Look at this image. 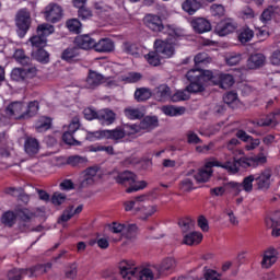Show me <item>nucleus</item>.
Segmentation results:
<instances>
[{"mask_svg": "<svg viewBox=\"0 0 280 280\" xmlns=\"http://www.w3.org/2000/svg\"><path fill=\"white\" fill-rule=\"evenodd\" d=\"M104 75L100 74L96 71L90 70L89 75L86 78V89H97L100 84H104Z\"/></svg>", "mask_w": 280, "mask_h": 280, "instance_id": "nucleus-20", "label": "nucleus"}, {"mask_svg": "<svg viewBox=\"0 0 280 280\" xmlns=\"http://www.w3.org/2000/svg\"><path fill=\"white\" fill-rule=\"evenodd\" d=\"M68 132H72L75 135V132H78V130H80V117L74 116L69 126L66 127Z\"/></svg>", "mask_w": 280, "mask_h": 280, "instance_id": "nucleus-55", "label": "nucleus"}, {"mask_svg": "<svg viewBox=\"0 0 280 280\" xmlns=\"http://www.w3.org/2000/svg\"><path fill=\"white\" fill-rule=\"evenodd\" d=\"M258 189H269L270 178H272V172L270 170H265L260 173V176L255 177Z\"/></svg>", "mask_w": 280, "mask_h": 280, "instance_id": "nucleus-23", "label": "nucleus"}, {"mask_svg": "<svg viewBox=\"0 0 280 280\" xmlns=\"http://www.w3.org/2000/svg\"><path fill=\"white\" fill-rule=\"evenodd\" d=\"M38 102H30L27 107L23 102H13L5 108L7 115L13 119H32L38 113Z\"/></svg>", "mask_w": 280, "mask_h": 280, "instance_id": "nucleus-2", "label": "nucleus"}, {"mask_svg": "<svg viewBox=\"0 0 280 280\" xmlns=\"http://www.w3.org/2000/svg\"><path fill=\"white\" fill-rule=\"evenodd\" d=\"M206 82L208 81H190V84L186 86L187 93H202Z\"/></svg>", "mask_w": 280, "mask_h": 280, "instance_id": "nucleus-37", "label": "nucleus"}, {"mask_svg": "<svg viewBox=\"0 0 280 280\" xmlns=\"http://www.w3.org/2000/svg\"><path fill=\"white\" fill-rule=\"evenodd\" d=\"M215 32L219 36H229V34H233V32H235V24L230 21L221 22L217 25Z\"/></svg>", "mask_w": 280, "mask_h": 280, "instance_id": "nucleus-26", "label": "nucleus"}, {"mask_svg": "<svg viewBox=\"0 0 280 280\" xmlns=\"http://www.w3.org/2000/svg\"><path fill=\"white\" fill-rule=\"evenodd\" d=\"M141 130H143L141 127V122L139 125H125V133H127L129 137L132 135H139Z\"/></svg>", "mask_w": 280, "mask_h": 280, "instance_id": "nucleus-54", "label": "nucleus"}, {"mask_svg": "<svg viewBox=\"0 0 280 280\" xmlns=\"http://www.w3.org/2000/svg\"><path fill=\"white\" fill-rule=\"evenodd\" d=\"M145 59H147V62L151 65V67H159V65H161V54L156 50L150 51L145 56Z\"/></svg>", "mask_w": 280, "mask_h": 280, "instance_id": "nucleus-44", "label": "nucleus"}, {"mask_svg": "<svg viewBox=\"0 0 280 280\" xmlns=\"http://www.w3.org/2000/svg\"><path fill=\"white\" fill-rule=\"evenodd\" d=\"M143 75L139 72H129L121 77L122 82H127L128 84H135V82H139Z\"/></svg>", "mask_w": 280, "mask_h": 280, "instance_id": "nucleus-46", "label": "nucleus"}, {"mask_svg": "<svg viewBox=\"0 0 280 280\" xmlns=\"http://www.w3.org/2000/svg\"><path fill=\"white\" fill-rule=\"evenodd\" d=\"M224 104H228V106H231V104H237V93L235 92H228L223 96Z\"/></svg>", "mask_w": 280, "mask_h": 280, "instance_id": "nucleus-60", "label": "nucleus"}, {"mask_svg": "<svg viewBox=\"0 0 280 280\" xmlns=\"http://www.w3.org/2000/svg\"><path fill=\"white\" fill-rule=\"evenodd\" d=\"M51 262H47L45 265H36L31 267L27 270L28 277H40V275H45L48 270H51Z\"/></svg>", "mask_w": 280, "mask_h": 280, "instance_id": "nucleus-28", "label": "nucleus"}, {"mask_svg": "<svg viewBox=\"0 0 280 280\" xmlns=\"http://www.w3.org/2000/svg\"><path fill=\"white\" fill-rule=\"evenodd\" d=\"M89 136L95 139H113L114 141H119V139L126 137V129L118 127L114 130L90 131Z\"/></svg>", "mask_w": 280, "mask_h": 280, "instance_id": "nucleus-8", "label": "nucleus"}, {"mask_svg": "<svg viewBox=\"0 0 280 280\" xmlns=\"http://www.w3.org/2000/svg\"><path fill=\"white\" fill-rule=\"evenodd\" d=\"M37 132H45V130H49L51 128V118L42 116L35 126Z\"/></svg>", "mask_w": 280, "mask_h": 280, "instance_id": "nucleus-35", "label": "nucleus"}, {"mask_svg": "<svg viewBox=\"0 0 280 280\" xmlns=\"http://www.w3.org/2000/svg\"><path fill=\"white\" fill-rule=\"evenodd\" d=\"M254 36H255V33L253 32V30L243 28L238 34V40L244 45L246 43H249V40H253Z\"/></svg>", "mask_w": 280, "mask_h": 280, "instance_id": "nucleus-42", "label": "nucleus"}, {"mask_svg": "<svg viewBox=\"0 0 280 280\" xmlns=\"http://www.w3.org/2000/svg\"><path fill=\"white\" fill-rule=\"evenodd\" d=\"M37 72L38 70L34 66L28 68H14L11 72V79L14 80V82H25V80L36 78Z\"/></svg>", "mask_w": 280, "mask_h": 280, "instance_id": "nucleus-9", "label": "nucleus"}, {"mask_svg": "<svg viewBox=\"0 0 280 280\" xmlns=\"http://www.w3.org/2000/svg\"><path fill=\"white\" fill-rule=\"evenodd\" d=\"M215 167H222V170H226V172H229V174H237V172H240L237 155H234L232 161L228 160L223 164L221 162H219V165H215Z\"/></svg>", "mask_w": 280, "mask_h": 280, "instance_id": "nucleus-27", "label": "nucleus"}, {"mask_svg": "<svg viewBox=\"0 0 280 280\" xmlns=\"http://www.w3.org/2000/svg\"><path fill=\"white\" fill-rule=\"evenodd\" d=\"M182 8L184 12H187V14L194 15L197 10L202 8V4L198 0H185Z\"/></svg>", "mask_w": 280, "mask_h": 280, "instance_id": "nucleus-30", "label": "nucleus"}, {"mask_svg": "<svg viewBox=\"0 0 280 280\" xmlns=\"http://www.w3.org/2000/svg\"><path fill=\"white\" fill-rule=\"evenodd\" d=\"M266 225L269 229H275L277 226H280V211H276L270 215V218H267Z\"/></svg>", "mask_w": 280, "mask_h": 280, "instance_id": "nucleus-45", "label": "nucleus"}, {"mask_svg": "<svg viewBox=\"0 0 280 280\" xmlns=\"http://www.w3.org/2000/svg\"><path fill=\"white\" fill-rule=\"evenodd\" d=\"M264 65H266V56L260 52L252 55L247 60L248 69H260Z\"/></svg>", "mask_w": 280, "mask_h": 280, "instance_id": "nucleus-24", "label": "nucleus"}, {"mask_svg": "<svg viewBox=\"0 0 280 280\" xmlns=\"http://www.w3.org/2000/svg\"><path fill=\"white\" fill-rule=\"evenodd\" d=\"M75 56H78V48H68L63 50L61 58L62 60H67L69 62V60H73Z\"/></svg>", "mask_w": 280, "mask_h": 280, "instance_id": "nucleus-58", "label": "nucleus"}, {"mask_svg": "<svg viewBox=\"0 0 280 280\" xmlns=\"http://www.w3.org/2000/svg\"><path fill=\"white\" fill-rule=\"evenodd\" d=\"M145 196L136 197L135 200L126 201L124 203L125 211H131V213L140 214L141 220H148L151 215L156 213V206H145L143 205Z\"/></svg>", "mask_w": 280, "mask_h": 280, "instance_id": "nucleus-3", "label": "nucleus"}, {"mask_svg": "<svg viewBox=\"0 0 280 280\" xmlns=\"http://www.w3.org/2000/svg\"><path fill=\"white\" fill-rule=\"evenodd\" d=\"M66 279H75L78 277V265L71 264L65 271Z\"/></svg>", "mask_w": 280, "mask_h": 280, "instance_id": "nucleus-57", "label": "nucleus"}, {"mask_svg": "<svg viewBox=\"0 0 280 280\" xmlns=\"http://www.w3.org/2000/svg\"><path fill=\"white\" fill-rule=\"evenodd\" d=\"M118 268L125 280H154L161 277V271L156 267H137L132 260L120 261Z\"/></svg>", "mask_w": 280, "mask_h": 280, "instance_id": "nucleus-1", "label": "nucleus"}, {"mask_svg": "<svg viewBox=\"0 0 280 280\" xmlns=\"http://www.w3.org/2000/svg\"><path fill=\"white\" fill-rule=\"evenodd\" d=\"M86 161V158H82L80 155H72L67 159V164L72 165V167H77V165H84Z\"/></svg>", "mask_w": 280, "mask_h": 280, "instance_id": "nucleus-51", "label": "nucleus"}, {"mask_svg": "<svg viewBox=\"0 0 280 280\" xmlns=\"http://www.w3.org/2000/svg\"><path fill=\"white\" fill-rule=\"evenodd\" d=\"M203 279L206 280H220V273L213 269H205Z\"/></svg>", "mask_w": 280, "mask_h": 280, "instance_id": "nucleus-62", "label": "nucleus"}, {"mask_svg": "<svg viewBox=\"0 0 280 280\" xmlns=\"http://www.w3.org/2000/svg\"><path fill=\"white\" fill-rule=\"evenodd\" d=\"M94 49L100 54H110L115 50V43L110 38H103L95 42Z\"/></svg>", "mask_w": 280, "mask_h": 280, "instance_id": "nucleus-19", "label": "nucleus"}, {"mask_svg": "<svg viewBox=\"0 0 280 280\" xmlns=\"http://www.w3.org/2000/svg\"><path fill=\"white\" fill-rule=\"evenodd\" d=\"M63 12L60 4L52 2L45 8L44 16L48 23H58V21L62 20Z\"/></svg>", "mask_w": 280, "mask_h": 280, "instance_id": "nucleus-10", "label": "nucleus"}, {"mask_svg": "<svg viewBox=\"0 0 280 280\" xmlns=\"http://www.w3.org/2000/svg\"><path fill=\"white\" fill-rule=\"evenodd\" d=\"M279 115V112H275L271 113L262 118H260L257 122L258 126H260V128H264L266 126H277V120L275 119V117Z\"/></svg>", "mask_w": 280, "mask_h": 280, "instance_id": "nucleus-33", "label": "nucleus"}, {"mask_svg": "<svg viewBox=\"0 0 280 280\" xmlns=\"http://www.w3.org/2000/svg\"><path fill=\"white\" fill-rule=\"evenodd\" d=\"M32 56L35 60H38V62H49V52L43 48L33 50Z\"/></svg>", "mask_w": 280, "mask_h": 280, "instance_id": "nucleus-41", "label": "nucleus"}, {"mask_svg": "<svg viewBox=\"0 0 280 280\" xmlns=\"http://www.w3.org/2000/svg\"><path fill=\"white\" fill-rule=\"evenodd\" d=\"M151 97H152V92L150 91V89L140 88V89H137L135 92V100H137V102H145Z\"/></svg>", "mask_w": 280, "mask_h": 280, "instance_id": "nucleus-34", "label": "nucleus"}, {"mask_svg": "<svg viewBox=\"0 0 280 280\" xmlns=\"http://www.w3.org/2000/svg\"><path fill=\"white\" fill-rule=\"evenodd\" d=\"M225 62L230 67H235L238 62H242V54L232 52L225 57Z\"/></svg>", "mask_w": 280, "mask_h": 280, "instance_id": "nucleus-49", "label": "nucleus"}, {"mask_svg": "<svg viewBox=\"0 0 280 280\" xmlns=\"http://www.w3.org/2000/svg\"><path fill=\"white\" fill-rule=\"evenodd\" d=\"M210 12L213 16H224V5L214 3L210 7Z\"/></svg>", "mask_w": 280, "mask_h": 280, "instance_id": "nucleus-61", "label": "nucleus"}, {"mask_svg": "<svg viewBox=\"0 0 280 280\" xmlns=\"http://www.w3.org/2000/svg\"><path fill=\"white\" fill-rule=\"evenodd\" d=\"M225 191L234 194V196H240L242 194V184L237 182H229L224 184Z\"/></svg>", "mask_w": 280, "mask_h": 280, "instance_id": "nucleus-43", "label": "nucleus"}, {"mask_svg": "<svg viewBox=\"0 0 280 280\" xmlns=\"http://www.w3.org/2000/svg\"><path fill=\"white\" fill-rule=\"evenodd\" d=\"M143 21L144 25H147L152 32H163V30H165L163 20H161V16L159 15L148 14Z\"/></svg>", "mask_w": 280, "mask_h": 280, "instance_id": "nucleus-14", "label": "nucleus"}, {"mask_svg": "<svg viewBox=\"0 0 280 280\" xmlns=\"http://www.w3.org/2000/svg\"><path fill=\"white\" fill-rule=\"evenodd\" d=\"M115 119H117V114L112 109L105 108L98 112V121H102L103 126L115 124Z\"/></svg>", "mask_w": 280, "mask_h": 280, "instance_id": "nucleus-21", "label": "nucleus"}, {"mask_svg": "<svg viewBox=\"0 0 280 280\" xmlns=\"http://www.w3.org/2000/svg\"><path fill=\"white\" fill-rule=\"evenodd\" d=\"M24 151L28 156H36L40 151V142H38V139L32 136H26L24 140Z\"/></svg>", "mask_w": 280, "mask_h": 280, "instance_id": "nucleus-15", "label": "nucleus"}, {"mask_svg": "<svg viewBox=\"0 0 280 280\" xmlns=\"http://www.w3.org/2000/svg\"><path fill=\"white\" fill-rule=\"evenodd\" d=\"M255 180H256L255 175H249L245 177L241 184L244 191H246L247 194H250V191H253V183H255Z\"/></svg>", "mask_w": 280, "mask_h": 280, "instance_id": "nucleus-48", "label": "nucleus"}, {"mask_svg": "<svg viewBox=\"0 0 280 280\" xmlns=\"http://www.w3.org/2000/svg\"><path fill=\"white\" fill-rule=\"evenodd\" d=\"M166 33L168 34L166 40L156 39L154 42V49L155 51H159L163 58H172V55L175 51L174 45L176 43V30L167 26Z\"/></svg>", "mask_w": 280, "mask_h": 280, "instance_id": "nucleus-5", "label": "nucleus"}, {"mask_svg": "<svg viewBox=\"0 0 280 280\" xmlns=\"http://www.w3.org/2000/svg\"><path fill=\"white\" fill-rule=\"evenodd\" d=\"M2 224H5L7 226H12L14 222H16V215L12 211L4 212L1 218Z\"/></svg>", "mask_w": 280, "mask_h": 280, "instance_id": "nucleus-50", "label": "nucleus"}, {"mask_svg": "<svg viewBox=\"0 0 280 280\" xmlns=\"http://www.w3.org/2000/svg\"><path fill=\"white\" fill-rule=\"evenodd\" d=\"M140 126L142 130H153L159 126V118L156 116H145L141 121Z\"/></svg>", "mask_w": 280, "mask_h": 280, "instance_id": "nucleus-31", "label": "nucleus"}, {"mask_svg": "<svg viewBox=\"0 0 280 280\" xmlns=\"http://www.w3.org/2000/svg\"><path fill=\"white\" fill-rule=\"evenodd\" d=\"M195 65H209L211 62V57L207 55L206 52H199L195 59Z\"/></svg>", "mask_w": 280, "mask_h": 280, "instance_id": "nucleus-56", "label": "nucleus"}, {"mask_svg": "<svg viewBox=\"0 0 280 280\" xmlns=\"http://www.w3.org/2000/svg\"><path fill=\"white\" fill-rule=\"evenodd\" d=\"M154 97L158 102H165V100H170V97H172V90L167 84L159 85L154 89Z\"/></svg>", "mask_w": 280, "mask_h": 280, "instance_id": "nucleus-25", "label": "nucleus"}, {"mask_svg": "<svg viewBox=\"0 0 280 280\" xmlns=\"http://www.w3.org/2000/svg\"><path fill=\"white\" fill-rule=\"evenodd\" d=\"M190 25L197 34H205L206 32H211V23L205 18L192 19Z\"/></svg>", "mask_w": 280, "mask_h": 280, "instance_id": "nucleus-17", "label": "nucleus"}, {"mask_svg": "<svg viewBox=\"0 0 280 280\" xmlns=\"http://www.w3.org/2000/svg\"><path fill=\"white\" fill-rule=\"evenodd\" d=\"M16 27L19 28L18 33L20 38H23L25 34H27V30H30V25H32V15L30 11L22 9L18 12L15 18Z\"/></svg>", "mask_w": 280, "mask_h": 280, "instance_id": "nucleus-7", "label": "nucleus"}, {"mask_svg": "<svg viewBox=\"0 0 280 280\" xmlns=\"http://www.w3.org/2000/svg\"><path fill=\"white\" fill-rule=\"evenodd\" d=\"M65 200H67V196H65L62 192H55L51 197L52 205L60 206L65 202Z\"/></svg>", "mask_w": 280, "mask_h": 280, "instance_id": "nucleus-64", "label": "nucleus"}, {"mask_svg": "<svg viewBox=\"0 0 280 280\" xmlns=\"http://www.w3.org/2000/svg\"><path fill=\"white\" fill-rule=\"evenodd\" d=\"M273 18H275V7H268L262 11L259 19L262 25H268V23L272 21Z\"/></svg>", "mask_w": 280, "mask_h": 280, "instance_id": "nucleus-39", "label": "nucleus"}, {"mask_svg": "<svg viewBox=\"0 0 280 280\" xmlns=\"http://www.w3.org/2000/svg\"><path fill=\"white\" fill-rule=\"evenodd\" d=\"M77 47L80 49H95V39L89 35H80L74 39Z\"/></svg>", "mask_w": 280, "mask_h": 280, "instance_id": "nucleus-22", "label": "nucleus"}, {"mask_svg": "<svg viewBox=\"0 0 280 280\" xmlns=\"http://www.w3.org/2000/svg\"><path fill=\"white\" fill-rule=\"evenodd\" d=\"M215 165H220V161L215 159H211L210 161L206 162L205 167L200 168L197 174H195V180L197 183H207L211 175L213 174V168Z\"/></svg>", "mask_w": 280, "mask_h": 280, "instance_id": "nucleus-11", "label": "nucleus"}, {"mask_svg": "<svg viewBox=\"0 0 280 280\" xmlns=\"http://www.w3.org/2000/svg\"><path fill=\"white\" fill-rule=\"evenodd\" d=\"M202 233L200 232H187L183 235L180 244H184L185 246H198V244L202 242Z\"/></svg>", "mask_w": 280, "mask_h": 280, "instance_id": "nucleus-18", "label": "nucleus"}, {"mask_svg": "<svg viewBox=\"0 0 280 280\" xmlns=\"http://www.w3.org/2000/svg\"><path fill=\"white\" fill-rule=\"evenodd\" d=\"M5 192L9 194L10 196H18L19 199L22 200V202H25V203L30 202V196L23 192L22 188L10 187V188H7Z\"/></svg>", "mask_w": 280, "mask_h": 280, "instance_id": "nucleus-36", "label": "nucleus"}, {"mask_svg": "<svg viewBox=\"0 0 280 280\" xmlns=\"http://www.w3.org/2000/svg\"><path fill=\"white\" fill-rule=\"evenodd\" d=\"M80 137H75V133L71 131H65L62 135V141L68 145H80Z\"/></svg>", "mask_w": 280, "mask_h": 280, "instance_id": "nucleus-40", "label": "nucleus"}, {"mask_svg": "<svg viewBox=\"0 0 280 280\" xmlns=\"http://www.w3.org/2000/svg\"><path fill=\"white\" fill-rule=\"evenodd\" d=\"M19 218L23 220V222H30L32 218H34V212L30 211L28 209H22L18 213Z\"/></svg>", "mask_w": 280, "mask_h": 280, "instance_id": "nucleus-63", "label": "nucleus"}, {"mask_svg": "<svg viewBox=\"0 0 280 280\" xmlns=\"http://www.w3.org/2000/svg\"><path fill=\"white\" fill-rule=\"evenodd\" d=\"M267 161L266 155L260 154L254 158H240L237 160L238 167H259V165H264Z\"/></svg>", "mask_w": 280, "mask_h": 280, "instance_id": "nucleus-13", "label": "nucleus"}, {"mask_svg": "<svg viewBox=\"0 0 280 280\" xmlns=\"http://www.w3.org/2000/svg\"><path fill=\"white\" fill-rule=\"evenodd\" d=\"M212 79H210V82H213V84H219L221 89H231L233 84H235V79L231 74H212Z\"/></svg>", "mask_w": 280, "mask_h": 280, "instance_id": "nucleus-16", "label": "nucleus"}, {"mask_svg": "<svg viewBox=\"0 0 280 280\" xmlns=\"http://www.w3.org/2000/svg\"><path fill=\"white\" fill-rule=\"evenodd\" d=\"M240 143L241 142L237 138H232L230 141H228L226 149L229 150V152H232L234 156H237V154L242 156V154H244V151L237 149V145H240Z\"/></svg>", "mask_w": 280, "mask_h": 280, "instance_id": "nucleus-38", "label": "nucleus"}, {"mask_svg": "<svg viewBox=\"0 0 280 280\" xmlns=\"http://www.w3.org/2000/svg\"><path fill=\"white\" fill-rule=\"evenodd\" d=\"M277 250L269 249L265 252L261 261L262 268H271L272 266H275V264H277Z\"/></svg>", "mask_w": 280, "mask_h": 280, "instance_id": "nucleus-29", "label": "nucleus"}, {"mask_svg": "<svg viewBox=\"0 0 280 280\" xmlns=\"http://www.w3.org/2000/svg\"><path fill=\"white\" fill-rule=\"evenodd\" d=\"M186 78L189 82L211 81L213 80V72L202 69H191L187 72Z\"/></svg>", "mask_w": 280, "mask_h": 280, "instance_id": "nucleus-12", "label": "nucleus"}, {"mask_svg": "<svg viewBox=\"0 0 280 280\" xmlns=\"http://www.w3.org/2000/svg\"><path fill=\"white\" fill-rule=\"evenodd\" d=\"M114 179L118 185H124V187H129L126 189L127 194H132L133 191H139L140 189H145L148 187V182L141 180L137 183V175L130 171H125L117 173Z\"/></svg>", "mask_w": 280, "mask_h": 280, "instance_id": "nucleus-4", "label": "nucleus"}, {"mask_svg": "<svg viewBox=\"0 0 280 280\" xmlns=\"http://www.w3.org/2000/svg\"><path fill=\"white\" fill-rule=\"evenodd\" d=\"M78 16L79 19H81V21H89V19L93 16V11H91L89 8L84 5L79 7Z\"/></svg>", "mask_w": 280, "mask_h": 280, "instance_id": "nucleus-52", "label": "nucleus"}, {"mask_svg": "<svg viewBox=\"0 0 280 280\" xmlns=\"http://www.w3.org/2000/svg\"><path fill=\"white\" fill-rule=\"evenodd\" d=\"M125 115L128 117V119H141L143 117V113L139 110V108H126Z\"/></svg>", "mask_w": 280, "mask_h": 280, "instance_id": "nucleus-47", "label": "nucleus"}, {"mask_svg": "<svg viewBox=\"0 0 280 280\" xmlns=\"http://www.w3.org/2000/svg\"><path fill=\"white\" fill-rule=\"evenodd\" d=\"M122 49L125 54H129L130 56H137V54H139V48L130 42H125L122 44Z\"/></svg>", "mask_w": 280, "mask_h": 280, "instance_id": "nucleus-53", "label": "nucleus"}, {"mask_svg": "<svg viewBox=\"0 0 280 280\" xmlns=\"http://www.w3.org/2000/svg\"><path fill=\"white\" fill-rule=\"evenodd\" d=\"M177 224L183 235L189 233V231L194 229V221L189 217L179 219Z\"/></svg>", "mask_w": 280, "mask_h": 280, "instance_id": "nucleus-32", "label": "nucleus"}, {"mask_svg": "<svg viewBox=\"0 0 280 280\" xmlns=\"http://www.w3.org/2000/svg\"><path fill=\"white\" fill-rule=\"evenodd\" d=\"M67 27L70 32H80V27H82V23L78 19H72L67 22Z\"/></svg>", "mask_w": 280, "mask_h": 280, "instance_id": "nucleus-59", "label": "nucleus"}, {"mask_svg": "<svg viewBox=\"0 0 280 280\" xmlns=\"http://www.w3.org/2000/svg\"><path fill=\"white\" fill-rule=\"evenodd\" d=\"M54 34V26L49 24H42L37 27V34L30 38L32 47L35 49H43L47 47V36Z\"/></svg>", "mask_w": 280, "mask_h": 280, "instance_id": "nucleus-6", "label": "nucleus"}]
</instances>
